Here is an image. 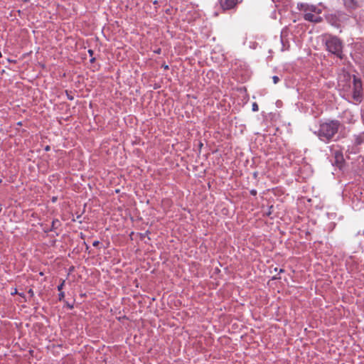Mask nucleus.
I'll use <instances>...</instances> for the list:
<instances>
[{"mask_svg": "<svg viewBox=\"0 0 364 364\" xmlns=\"http://www.w3.org/2000/svg\"><path fill=\"white\" fill-rule=\"evenodd\" d=\"M326 50L331 54L336 55L340 59H343V44L342 41L336 36H329L326 40Z\"/></svg>", "mask_w": 364, "mask_h": 364, "instance_id": "f03ea898", "label": "nucleus"}, {"mask_svg": "<svg viewBox=\"0 0 364 364\" xmlns=\"http://www.w3.org/2000/svg\"><path fill=\"white\" fill-rule=\"evenodd\" d=\"M284 272V269H280L279 272Z\"/></svg>", "mask_w": 364, "mask_h": 364, "instance_id": "393cba45", "label": "nucleus"}, {"mask_svg": "<svg viewBox=\"0 0 364 364\" xmlns=\"http://www.w3.org/2000/svg\"><path fill=\"white\" fill-rule=\"evenodd\" d=\"M156 53H158V54H159V53H161V49L159 48V49H158L157 50H156Z\"/></svg>", "mask_w": 364, "mask_h": 364, "instance_id": "6ab92c4d", "label": "nucleus"}, {"mask_svg": "<svg viewBox=\"0 0 364 364\" xmlns=\"http://www.w3.org/2000/svg\"><path fill=\"white\" fill-rule=\"evenodd\" d=\"M28 293H29V294H31L32 295L33 294V290H32V289H30V290L28 291Z\"/></svg>", "mask_w": 364, "mask_h": 364, "instance_id": "412c9836", "label": "nucleus"}, {"mask_svg": "<svg viewBox=\"0 0 364 364\" xmlns=\"http://www.w3.org/2000/svg\"><path fill=\"white\" fill-rule=\"evenodd\" d=\"M341 124L338 120H330L320 124L315 134L323 141L328 142L338 132Z\"/></svg>", "mask_w": 364, "mask_h": 364, "instance_id": "f257e3e1", "label": "nucleus"}, {"mask_svg": "<svg viewBox=\"0 0 364 364\" xmlns=\"http://www.w3.org/2000/svg\"><path fill=\"white\" fill-rule=\"evenodd\" d=\"M353 92L352 98L355 103L361 102L363 100V86L360 78L355 75L353 76Z\"/></svg>", "mask_w": 364, "mask_h": 364, "instance_id": "7ed1b4c3", "label": "nucleus"}, {"mask_svg": "<svg viewBox=\"0 0 364 364\" xmlns=\"http://www.w3.org/2000/svg\"><path fill=\"white\" fill-rule=\"evenodd\" d=\"M68 306L72 309L73 308V306H70V304H68Z\"/></svg>", "mask_w": 364, "mask_h": 364, "instance_id": "bb28decb", "label": "nucleus"}, {"mask_svg": "<svg viewBox=\"0 0 364 364\" xmlns=\"http://www.w3.org/2000/svg\"><path fill=\"white\" fill-rule=\"evenodd\" d=\"M250 193L252 195V196H255L257 194V191L255 190H252L250 191Z\"/></svg>", "mask_w": 364, "mask_h": 364, "instance_id": "f3484780", "label": "nucleus"}, {"mask_svg": "<svg viewBox=\"0 0 364 364\" xmlns=\"http://www.w3.org/2000/svg\"><path fill=\"white\" fill-rule=\"evenodd\" d=\"M58 296H59V300L61 301L64 299L65 297V294L64 292L63 291H60L59 294H58Z\"/></svg>", "mask_w": 364, "mask_h": 364, "instance_id": "4468645a", "label": "nucleus"}, {"mask_svg": "<svg viewBox=\"0 0 364 364\" xmlns=\"http://www.w3.org/2000/svg\"><path fill=\"white\" fill-rule=\"evenodd\" d=\"M309 10L311 12L316 13L317 14H319L320 9H317L315 6H308L307 9H305V11Z\"/></svg>", "mask_w": 364, "mask_h": 364, "instance_id": "9d476101", "label": "nucleus"}, {"mask_svg": "<svg viewBox=\"0 0 364 364\" xmlns=\"http://www.w3.org/2000/svg\"><path fill=\"white\" fill-rule=\"evenodd\" d=\"M272 80H273V82H274V84H277L280 80L279 77L278 76H277V75L273 76L272 77Z\"/></svg>", "mask_w": 364, "mask_h": 364, "instance_id": "ddd939ff", "label": "nucleus"}, {"mask_svg": "<svg viewBox=\"0 0 364 364\" xmlns=\"http://www.w3.org/2000/svg\"><path fill=\"white\" fill-rule=\"evenodd\" d=\"M29 0H24V1H28Z\"/></svg>", "mask_w": 364, "mask_h": 364, "instance_id": "cd10ccee", "label": "nucleus"}, {"mask_svg": "<svg viewBox=\"0 0 364 364\" xmlns=\"http://www.w3.org/2000/svg\"><path fill=\"white\" fill-rule=\"evenodd\" d=\"M95 59L93 58H92V59L90 60V62H91V63H92V62H94V61H95Z\"/></svg>", "mask_w": 364, "mask_h": 364, "instance_id": "5701e85b", "label": "nucleus"}, {"mask_svg": "<svg viewBox=\"0 0 364 364\" xmlns=\"http://www.w3.org/2000/svg\"><path fill=\"white\" fill-rule=\"evenodd\" d=\"M60 225V222L59 221V220L58 219H55L52 221V225H51V228L50 229H48V230H45L44 231L46 232H48L49 231H53L56 229H58V226Z\"/></svg>", "mask_w": 364, "mask_h": 364, "instance_id": "6e6552de", "label": "nucleus"}, {"mask_svg": "<svg viewBox=\"0 0 364 364\" xmlns=\"http://www.w3.org/2000/svg\"><path fill=\"white\" fill-rule=\"evenodd\" d=\"M345 6L350 10H354L359 7V4L355 0H344Z\"/></svg>", "mask_w": 364, "mask_h": 364, "instance_id": "0eeeda50", "label": "nucleus"}, {"mask_svg": "<svg viewBox=\"0 0 364 364\" xmlns=\"http://www.w3.org/2000/svg\"><path fill=\"white\" fill-rule=\"evenodd\" d=\"M344 80L349 82L350 81V76L349 75H343Z\"/></svg>", "mask_w": 364, "mask_h": 364, "instance_id": "2eb2a0df", "label": "nucleus"}, {"mask_svg": "<svg viewBox=\"0 0 364 364\" xmlns=\"http://www.w3.org/2000/svg\"><path fill=\"white\" fill-rule=\"evenodd\" d=\"M88 53H89L90 55L92 56L94 53V51L92 50H89Z\"/></svg>", "mask_w": 364, "mask_h": 364, "instance_id": "a211bd4d", "label": "nucleus"}, {"mask_svg": "<svg viewBox=\"0 0 364 364\" xmlns=\"http://www.w3.org/2000/svg\"><path fill=\"white\" fill-rule=\"evenodd\" d=\"M65 280H63V281H62V282H61V284H60L58 286V290L59 291H62V289H63V287H64V285H65Z\"/></svg>", "mask_w": 364, "mask_h": 364, "instance_id": "9b49d317", "label": "nucleus"}, {"mask_svg": "<svg viewBox=\"0 0 364 364\" xmlns=\"http://www.w3.org/2000/svg\"><path fill=\"white\" fill-rule=\"evenodd\" d=\"M304 18L306 21L313 23H320L322 21V18L321 16L317 14H312L311 12L304 14Z\"/></svg>", "mask_w": 364, "mask_h": 364, "instance_id": "423d86ee", "label": "nucleus"}, {"mask_svg": "<svg viewBox=\"0 0 364 364\" xmlns=\"http://www.w3.org/2000/svg\"><path fill=\"white\" fill-rule=\"evenodd\" d=\"M258 109H259V107H258L257 104L256 102H254L252 104V111L257 112V111H258Z\"/></svg>", "mask_w": 364, "mask_h": 364, "instance_id": "f8f14e48", "label": "nucleus"}, {"mask_svg": "<svg viewBox=\"0 0 364 364\" xmlns=\"http://www.w3.org/2000/svg\"><path fill=\"white\" fill-rule=\"evenodd\" d=\"M364 142V138L362 134L355 136V141L354 144L356 146L360 145Z\"/></svg>", "mask_w": 364, "mask_h": 364, "instance_id": "1a4fd4ad", "label": "nucleus"}, {"mask_svg": "<svg viewBox=\"0 0 364 364\" xmlns=\"http://www.w3.org/2000/svg\"><path fill=\"white\" fill-rule=\"evenodd\" d=\"M334 160L332 161V164L336 166L339 168L343 166L344 159L343 153L341 151L336 150L333 151Z\"/></svg>", "mask_w": 364, "mask_h": 364, "instance_id": "39448f33", "label": "nucleus"}, {"mask_svg": "<svg viewBox=\"0 0 364 364\" xmlns=\"http://www.w3.org/2000/svg\"><path fill=\"white\" fill-rule=\"evenodd\" d=\"M164 70H168V65H164Z\"/></svg>", "mask_w": 364, "mask_h": 364, "instance_id": "aec40b11", "label": "nucleus"}, {"mask_svg": "<svg viewBox=\"0 0 364 364\" xmlns=\"http://www.w3.org/2000/svg\"><path fill=\"white\" fill-rule=\"evenodd\" d=\"M99 244H100V242L98 240H95L93 242L92 245L94 247H97L99 245Z\"/></svg>", "mask_w": 364, "mask_h": 364, "instance_id": "dca6fc26", "label": "nucleus"}, {"mask_svg": "<svg viewBox=\"0 0 364 364\" xmlns=\"http://www.w3.org/2000/svg\"><path fill=\"white\" fill-rule=\"evenodd\" d=\"M68 99L72 100L73 99V97H71V96H69V97H68Z\"/></svg>", "mask_w": 364, "mask_h": 364, "instance_id": "b1692460", "label": "nucleus"}, {"mask_svg": "<svg viewBox=\"0 0 364 364\" xmlns=\"http://www.w3.org/2000/svg\"><path fill=\"white\" fill-rule=\"evenodd\" d=\"M49 149H50V146H47L46 147V151H48Z\"/></svg>", "mask_w": 364, "mask_h": 364, "instance_id": "4be33fe9", "label": "nucleus"}, {"mask_svg": "<svg viewBox=\"0 0 364 364\" xmlns=\"http://www.w3.org/2000/svg\"><path fill=\"white\" fill-rule=\"evenodd\" d=\"M219 5L223 11L235 9L240 3L239 0H218Z\"/></svg>", "mask_w": 364, "mask_h": 364, "instance_id": "20e7f679", "label": "nucleus"}, {"mask_svg": "<svg viewBox=\"0 0 364 364\" xmlns=\"http://www.w3.org/2000/svg\"><path fill=\"white\" fill-rule=\"evenodd\" d=\"M68 306L72 309L73 308V306H70V304H68Z\"/></svg>", "mask_w": 364, "mask_h": 364, "instance_id": "a878e982", "label": "nucleus"}]
</instances>
